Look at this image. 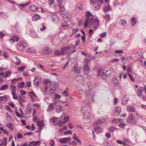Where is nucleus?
<instances>
[{
    "instance_id": "c03bdc74",
    "label": "nucleus",
    "mask_w": 146,
    "mask_h": 146,
    "mask_svg": "<svg viewBox=\"0 0 146 146\" xmlns=\"http://www.w3.org/2000/svg\"><path fill=\"white\" fill-rule=\"evenodd\" d=\"M25 84L24 82H21L18 84V87L19 88H23L24 87Z\"/></svg>"
},
{
    "instance_id": "4d7b16f0",
    "label": "nucleus",
    "mask_w": 146,
    "mask_h": 146,
    "mask_svg": "<svg viewBox=\"0 0 146 146\" xmlns=\"http://www.w3.org/2000/svg\"><path fill=\"white\" fill-rule=\"evenodd\" d=\"M126 124L123 123H121L118 125L119 127L121 128H124Z\"/></svg>"
},
{
    "instance_id": "72a5a7b5",
    "label": "nucleus",
    "mask_w": 146,
    "mask_h": 146,
    "mask_svg": "<svg viewBox=\"0 0 146 146\" xmlns=\"http://www.w3.org/2000/svg\"><path fill=\"white\" fill-rule=\"evenodd\" d=\"M54 54L55 56H58L63 54L61 50H54Z\"/></svg>"
},
{
    "instance_id": "c85d7f7f",
    "label": "nucleus",
    "mask_w": 146,
    "mask_h": 146,
    "mask_svg": "<svg viewBox=\"0 0 146 146\" xmlns=\"http://www.w3.org/2000/svg\"><path fill=\"white\" fill-rule=\"evenodd\" d=\"M119 25L124 27H125L126 26V21L124 19H122L119 21Z\"/></svg>"
},
{
    "instance_id": "5fc2aeb1",
    "label": "nucleus",
    "mask_w": 146,
    "mask_h": 146,
    "mask_svg": "<svg viewBox=\"0 0 146 146\" xmlns=\"http://www.w3.org/2000/svg\"><path fill=\"white\" fill-rule=\"evenodd\" d=\"M93 7H95V9L96 10H98L100 8V7L99 5L98 4H95L93 5Z\"/></svg>"
},
{
    "instance_id": "4c0bfd02",
    "label": "nucleus",
    "mask_w": 146,
    "mask_h": 146,
    "mask_svg": "<svg viewBox=\"0 0 146 146\" xmlns=\"http://www.w3.org/2000/svg\"><path fill=\"white\" fill-rule=\"evenodd\" d=\"M7 96H3L0 97V103H1V101L6 102L7 100Z\"/></svg>"
},
{
    "instance_id": "338daca9",
    "label": "nucleus",
    "mask_w": 146,
    "mask_h": 146,
    "mask_svg": "<svg viewBox=\"0 0 146 146\" xmlns=\"http://www.w3.org/2000/svg\"><path fill=\"white\" fill-rule=\"evenodd\" d=\"M78 31V29H72V34H76Z\"/></svg>"
},
{
    "instance_id": "de8ad7c7",
    "label": "nucleus",
    "mask_w": 146,
    "mask_h": 146,
    "mask_svg": "<svg viewBox=\"0 0 146 146\" xmlns=\"http://www.w3.org/2000/svg\"><path fill=\"white\" fill-rule=\"evenodd\" d=\"M32 109L31 107L28 106L27 108L26 113L28 114H30L31 112Z\"/></svg>"
},
{
    "instance_id": "b1692460",
    "label": "nucleus",
    "mask_w": 146,
    "mask_h": 146,
    "mask_svg": "<svg viewBox=\"0 0 146 146\" xmlns=\"http://www.w3.org/2000/svg\"><path fill=\"white\" fill-rule=\"evenodd\" d=\"M127 110L129 112H133L135 110V108L132 105L127 106Z\"/></svg>"
},
{
    "instance_id": "864d4df0",
    "label": "nucleus",
    "mask_w": 146,
    "mask_h": 146,
    "mask_svg": "<svg viewBox=\"0 0 146 146\" xmlns=\"http://www.w3.org/2000/svg\"><path fill=\"white\" fill-rule=\"evenodd\" d=\"M110 16L108 14H106L105 15L104 18L106 20H107L108 21H109L110 20Z\"/></svg>"
},
{
    "instance_id": "393cba45",
    "label": "nucleus",
    "mask_w": 146,
    "mask_h": 146,
    "mask_svg": "<svg viewBox=\"0 0 146 146\" xmlns=\"http://www.w3.org/2000/svg\"><path fill=\"white\" fill-rule=\"evenodd\" d=\"M121 109L119 106L115 107L114 108V111L116 113H117V115H118L121 112Z\"/></svg>"
},
{
    "instance_id": "6ab92c4d",
    "label": "nucleus",
    "mask_w": 146,
    "mask_h": 146,
    "mask_svg": "<svg viewBox=\"0 0 146 146\" xmlns=\"http://www.w3.org/2000/svg\"><path fill=\"white\" fill-rule=\"evenodd\" d=\"M3 139L0 140V146H6L7 139L6 137H3Z\"/></svg>"
},
{
    "instance_id": "a18cd8bd",
    "label": "nucleus",
    "mask_w": 146,
    "mask_h": 146,
    "mask_svg": "<svg viewBox=\"0 0 146 146\" xmlns=\"http://www.w3.org/2000/svg\"><path fill=\"white\" fill-rule=\"evenodd\" d=\"M128 100L125 98H124L122 100V104L124 105H126L128 102Z\"/></svg>"
},
{
    "instance_id": "0eeeda50",
    "label": "nucleus",
    "mask_w": 146,
    "mask_h": 146,
    "mask_svg": "<svg viewBox=\"0 0 146 146\" xmlns=\"http://www.w3.org/2000/svg\"><path fill=\"white\" fill-rule=\"evenodd\" d=\"M86 15L87 18L84 23V25L86 27L88 26V24L90 20V17H91L92 15L90 12L89 11L87 12Z\"/></svg>"
},
{
    "instance_id": "8fccbe9b",
    "label": "nucleus",
    "mask_w": 146,
    "mask_h": 146,
    "mask_svg": "<svg viewBox=\"0 0 146 146\" xmlns=\"http://www.w3.org/2000/svg\"><path fill=\"white\" fill-rule=\"evenodd\" d=\"M117 129L113 127H110L109 129V131L111 133L113 132V131H116Z\"/></svg>"
},
{
    "instance_id": "7ed1b4c3",
    "label": "nucleus",
    "mask_w": 146,
    "mask_h": 146,
    "mask_svg": "<svg viewBox=\"0 0 146 146\" xmlns=\"http://www.w3.org/2000/svg\"><path fill=\"white\" fill-rule=\"evenodd\" d=\"M44 84H45L46 86L44 88V92L46 93L48 90V88L50 86L54 84L52 83L51 81L49 79H46L44 80Z\"/></svg>"
},
{
    "instance_id": "13d9d810",
    "label": "nucleus",
    "mask_w": 146,
    "mask_h": 146,
    "mask_svg": "<svg viewBox=\"0 0 146 146\" xmlns=\"http://www.w3.org/2000/svg\"><path fill=\"white\" fill-rule=\"evenodd\" d=\"M104 72L102 70H99L97 72V76H100V75H102V74L103 72Z\"/></svg>"
},
{
    "instance_id": "f257e3e1",
    "label": "nucleus",
    "mask_w": 146,
    "mask_h": 146,
    "mask_svg": "<svg viewBox=\"0 0 146 146\" xmlns=\"http://www.w3.org/2000/svg\"><path fill=\"white\" fill-rule=\"evenodd\" d=\"M89 24L90 25L93 26L94 29L96 30L99 25V20L97 19L92 20L91 18L90 19Z\"/></svg>"
},
{
    "instance_id": "4468645a",
    "label": "nucleus",
    "mask_w": 146,
    "mask_h": 146,
    "mask_svg": "<svg viewBox=\"0 0 146 146\" xmlns=\"http://www.w3.org/2000/svg\"><path fill=\"white\" fill-rule=\"evenodd\" d=\"M85 95L86 97H89L90 98H92V101H93V97L95 95L94 93H93L92 95V93L88 91H87L85 92Z\"/></svg>"
},
{
    "instance_id": "052dcab7",
    "label": "nucleus",
    "mask_w": 146,
    "mask_h": 146,
    "mask_svg": "<svg viewBox=\"0 0 146 146\" xmlns=\"http://www.w3.org/2000/svg\"><path fill=\"white\" fill-rule=\"evenodd\" d=\"M15 57L16 59L18 60V61L15 63V64L17 65H19L21 64V61L17 56H16Z\"/></svg>"
},
{
    "instance_id": "c9c22d12",
    "label": "nucleus",
    "mask_w": 146,
    "mask_h": 146,
    "mask_svg": "<svg viewBox=\"0 0 146 146\" xmlns=\"http://www.w3.org/2000/svg\"><path fill=\"white\" fill-rule=\"evenodd\" d=\"M69 117L68 115H66L64 116V121L62 122V123L65 124L68 121Z\"/></svg>"
},
{
    "instance_id": "423d86ee",
    "label": "nucleus",
    "mask_w": 146,
    "mask_h": 146,
    "mask_svg": "<svg viewBox=\"0 0 146 146\" xmlns=\"http://www.w3.org/2000/svg\"><path fill=\"white\" fill-rule=\"evenodd\" d=\"M127 122L129 123L135 124L136 122V120L134 116L130 114L127 118Z\"/></svg>"
},
{
    "instance_id": "dca6fc26",
    "label": "nucleus",
    "mask_w": 146,
    "mask_h": 146,
    "mask_svg": "<svg viewBox=\"0 0 146 146\" xmlns=\"http://www.w3.org/2000/svg\"><path fill=\"white\" fill-rule=\"evenodd\" d=\"M71 48L70 46H67L64 47H62L61 48V50L63 54H64L65 52L67 53L69 51Z\"/></svg>"
},
{
    "instance_id": "412c9836",
    "label": "nucleus",
    "mask_w": 146,
    "mask_h": 146,
    "mask_svg": "<svg viewBox=\"0 0 146 146\" xmlns=\"http://www.w3.org/2000/svg\"><path fill=\"white\" fill-rule=\"evenodd\" d=\"M109 72V70H107L105 72H104L102 74L101 78L103 80L107 79L108 77V76L109 75V74H107V73Z\"/></svg>"
},
{
    "instance_id": "e433bc0d",
    "label": "nucleus",
    "mask_w": 146,
    "mask_h": 146,
    "mask_svg": "<svg viewBox=\"0 0 146 146\" xmlns=\"http://www.w3.org/2000/svg\"><path fill=\"white\" fill-rule=\"evenodd\" d=\"M94 130L97 133H101L103 132L102 129L100 127H97L96 128L94 129Z\"/></svg>"
},
{
    "instance_id": "f3484780",
    "label": "nucleus",
    "mask_w": 146,
    "mask_h": 146,
    "mask_svg": "<svg viewBox=\"0 0 146 146\" xmlns=\"http://www.w3.org/2000/svg\"><path fill=\"white\" fill-rule=\"evenodd\" d=\"M52 52V50L47 47H45L42 48V52L44 53L50 54Z\"/></svg>"
},
{
    "instance_id": "603ef678",
    "label": "nucleus",
    "mask_w": 146,
    "mask_h": 146,
    "mask_svg": "<svg viewBox=\"0 0 146 146\" xmlns=\"http://www.w3.org/2000/svg\"><path fill=\"white\" fill-rule=\"evenodd\" d=\"M11 94L13 96V98L15 100H17V99L18 96L16 94V92L12 93Z\"/></svg>"
},
{
    "instance_id": "5701e85b",
    "label": "nucleus",
    "mask_w": 146,
    "mask_h": 146,
    "mask_svg": "<svg viewBox=\"0 0 146 146\" xmlns=\"http://www.w3.org/2000/svg\"><path fill=\"white\" fill-rule=\"evenodd\" d=\"M112 82L115 86H117L119 84V80L116 77H113L112 78Z\"/></svg>"
},
{
    "instance_id": "ddd939ff",
    "label": "nucleus",
    "mask_w": 146,
    "mask_h": 146,
    "mask_svg": "<svg viewBox=\"0 0 146 146\" xmlns=\"http://www.w3.org/2000/svg\"><path fill=\"white\" fill-rule=\"evenodd\" d=\"M71 140V139L70 137L64 138L60 139L59 142L60 143H66L68 141H70Z\"/></svg>"
},
{
    "instance_id": "2eb2a0df",
    "label": "nucleus",
    "mask_w": 146,
    "mask_h": 146,
    "mask_svg": "<svg viewBox=\"0 0 146 146\" xmlns=\"http://www.w3.org/2000/svg\"><path fill=\"white\" fill-rule=\"evenodd\" d=\"M54 84H53L50 86L48 88L49 92L50 94H52L54 93L56 89V87L54 86Z\"/></svg>"
},
{
    "instance_id": "ea45409f",
    "label": "nucleus",
    "mask_w": 146,
    "mask_h": 146,
    "mask_svg": "<svg viewBox=\"0 0 146 146\" xmlns=\"http://www.w3.org/2000/svg\"><path fill=\"white\" fill-rule=\"evenodd\" d=\"M58 119V118L55 117H54L51 118L50 120V121L52 122L54 125H56V123Z\"/></svg>"
},
{
    "instance_id": "6e6d98bb",
    "label": "nucleus",
    "mask_w": 146,
    "mask_h": 146,
    "mask_svg": "<svg viewBox=\"0 0 146 146\" xmlns=\"http://www.w3.org/2000/svg\"><path fill=\"white\" fill-rule=\"evenodd\" d=\"M22 80V78H15L13 79L12 80V82H16L18 81L19 80Z\"/></svg>"
},
{
    "instance_id": "79ce46f5",
    "label": "nucleus",
    "mask_w": 146,
    "mask_h": 146,
    "mask_svg": "<svg viewBox=\"0 0 146 146\" xmlns=\"http://www.w3.org/2000/svg\"><path fill=\"white\" fill-rule=\"evenodd\" d=\"M37 123L38 127L40 129H42L43 128V126H44L43 124L42 123L41 121H38Z\"/></svg>"
},
{
    "instance_id": "774afa93",
    "label": "nucleus",
    "mask_w": 146,
    "mask_h": 146,
    "mask_svg": "<svg viewBox=\"0 0 146 146\" xmlns=\"http://www.w3.org/2000/svg\"><path fill=\"white\" fill-rule=\"evenodd\" d=\"M2 54H3L5 58H8L9 57V54L6 52H2Z\"/></svg>"
},
{
    "instance_id": "7c9ffc66",
    "label": "nucleus",
    "mask_w": 146,
    "mask_h": 146,
    "mask_svg": "<svg viewBox=\"0 0 146 146\" xmlns=\"http://www.w3.org/2000/svg\"><path fill=\"white\" fill-rule=\"evenodd\" d=\"M63 107L62 106H58L56 107V112L59 113L62 111Z\"/></svg>"
},
{
    "instance_id": "a211bd4d",
    "label": "nucleus",
    "mask_w": 146,
    "mask_h": 146,
    "mask_svg": "<svg viewBox=\"0 0 146 146\" xmlns=\"http://www.w3.org/2000/svg\"><path fill=\"white\" fill-rule=\"evenodd\" d=\"M41 78L39 77H36L34 80V84L35 85L37 86H38L41 82Z\"/></svg>"
},
{
    "instance_id": "bf43d9fd",
    "label": "nucleus",
    "mask_w": 146,
    "mask_h": 146,
    "mask_svg": "<svg viewBox=\"0 0 146 146\" xmlns=\"http://www.w3.org/2000/svg\"><path fill=\"white\" fill-rule=\"evenodd\" d=\"M120 121V120L119 119H114L112 121V123H117Z\"/></svg>"
},
{
    "instance_id": "49530a36",
    "label": "nucleus",
    "mask_w": 146,
    "mask_h": 146,
    "mask_svg": "<svg viewBox=\"0 0 146 146\" xmlns=\"http://www.w3.org/2000/svg\"><path fill=\"white\" fill-rule=\"evenodd\" d=\"M6 126L7 127L9 128L11 130H13L14 128L13 126V124H12L10 123H7L6 124Z\"/></svg>"
},
{
    "instance_id": "f03ea898",
    "label": "nucleus",
    "mask_w": 146,
    "mask_h": 146,
    "mask_svg": "<svg viewBox=\"0 0 146 146\" xmlns=\"http://www.w3.org/2000/svg\"><path fill=\"white\" fill-rule=\"evenodd\" d=\"M85 109H82L81 110V112L82 113L84 114L83 118L84 119L86 120H88L90 119L91 114L88 111H85Z\"/></svg>"
},
{
    "instance_id": "aec40b11",
    "label": "nucleus",
    "mask_w": 146,
    "mask_h": 146,
    "mask_svg": "<svg viewBox=\"0 0 146 146\" xmlns=\"http://www.w3.org/2000/svg\"><path fill=\"white\" fill-rule=\"evenodd\" d=\"M18 40L19 38L18 36L16 35H15L10 38L9 39V40L11 43L13 44L15 42V40L16 41H18Z\"/></svg>"
},
{
    "instance_id": "473e14b6",
    "label": "nucleus",
    "mask_w": 146,
    "mask_h": 146,
    "mask_svg": "<svg viewBox=\"0 0 146 146\" xmlns=\"http://www.w3.org/2000/svg\"><path fill=\"white\" fill-rule=\"evenodd\" d=\"M40 17L38 15H35L32 18V20L33 21H36L40 19Z\"/></svg>"
},
{
    "instance_id": "3c124183",
    "label": "nucleus",
    "mask_w": 146,
    "mask_h": 146,
    "mask_svg": "<svg viewBox=\"0 0 146 146\" xmlns=\"http://www.w3.org/2000/svg\"><path fill=\"white\" fill-rule=\"evenodd\" d=\"M77 9L78 10H81L83 9V6L81 5H77L76 6Z\"/></svg>"
},
{
    "instance_id": "f704fd0d",
    "label": "nucleus",
    "mask_w": 146,
    "mask_h": 146,
    "mask_svg": "<svg viewBox=\"0 0 146 146\" xmlns=\"http://www.w3.org/2000/svg\"><path fill=\"white\" fill-rule=\"evenodd\" d=\"M29 9L31 11H34L38 9V7L34 5H33L29 7Z\"/></svg>"
},
{
    "instance_id": "6e6552de",
    "label": "nucleus",
    "mask_w": 146,
    "mask_h": 146,
    "mask_svg": "<svg viewBox=\"0 0 146 146\" xmlns=\"http://www.w3.org/2000/svg\"><path fill=\"white\" fill-rule=\"evenodd\" d=\"M143 91H145V94H146V86H144L143 88L141 86L139 87V88L138 89V92L137 93V96L138 97L140 96H141L142 93Z\"/></svg>"
},
{
    "instance_id": "39448f33",
    "label": "nucleus",
    "mask_w": 146,
    "mask_h": 146,
    "mask_svg": "<svg viewBox=\"0 0 146 146\" xmlns=\"http://www.w3.org/2000/svg\"><path fill=\"white\" fill-rule=\"evenodd\" d=\"M75 79L79 83L83 84L85 82L84 78L80 75H77L76 76Z\"/></svg>"
},
{
    "instance_id": "e2e57ef3",
    "label": "nucleus",
    "mask_w": 146,
    "mask_h": 146,
    "mask_svg": "<svg viewBox=\"0 0 146 146\" xmlns=\"http://www.w3.org/2000/svg\"><path fill=\"white\" fill-rule=\"evenodd\" d=\"M72 137L73 139L75 140H76L77 139H78V136H77V134L75 133H74L73 134Z\"/></svg>"
},
{
    "instance_id": "bb28decb",
    "label": "nucleus",
    "mask_w": 146,
    "mask_h": 146,
    "mask_svg": "<svg viewBox=\"0 0 146 146\" xmlns=\"http://www.w3.org/2000/svg\"><path fill=\"white\" fill-rule=\"evenodd\" d=\"M26 52H27L34 53L36 52L35 49L33 47L29 48L26 50Z\"/></svg>"
},
{
    "instance_id": "cd10ccee",
    "label": "nucleus",
    "mask_w": 146,
    "mask_h": 146,
    "mask_svg": "<svg viewBox=\"0 0 146 146\" xmlns=\"http://www.w3.org/2000/svg\"><path fill=\"white\" fill-rule=\"evenodd\" d=\"M111 9V8L110 6L109 5H108L105 6L104 9V11L106 12V11H108Z\"/></svg>"
},
{
    "instance_id": "f8f14e48",
    "label": "nucleus",
    "mask_w": 146,
    "mask_h": 146,
    "mask_svg": "<svg viewBox=\"0 0 146 146\" xmlns=\"http://www.w3.org/2000/svg\"><path fill=\"white\" fill-rule=\"evenodd\" d=\"M56 104V102H54L53 103L50 104L49 105L47 110V111L48 112L52 110H53L55 108V107Z\"/></svg>"
},
{
    "instance_id": "58836bf2",
    "label": "nucleus",
    "mask_w": 146,
    "mask_h": 146,
    "mask_svg": "<svg viewBox=\"0 0 146 146\" xmlns=\"http://www.w3.org/2000/svg\"><path fill=\"white\" fill-rule=\"evenodd\" d=\"M10 90L11 91V93L16 92V87L15 86L11 85L10 86Z\"/></svg>"
},
{
    "instance_id": "0e129e2a",
    "label": "nucleus",
    "mask_w": 146,
    "mask_h": 146,
    "mask_svg": "<svg viewBox=\"0 0 146 146\" xmlns=\"http://www.w3.org/2000/svg\"><path fill=\"white\" fill-rule=\"evenodd\" d=\"M17 137L18 138L20 139L23 137V136L21 133H17Z\"/></svg>"
},
{
    "instance_id": "37998d69",
    "label": "nucleus",
    "mask_w": 146,
    "mask_h": 146,
    "mask_svg": "<svg viewBox=\"0 0 146 146\" xmlns=\"http://www.w3.org/2000/svg\"><path fill=\"white\" fill-rule=\"evenodd\" d=\"M77 64H75L74 67V72H76L77 73H79L80 72V70L78 69L77 68Z\"/></svg>"
},
{
    "instance_id": "c756f323",
    "label": "nucleus",
    "mask_w": 146,
    "mask_h": 146,
    "mask_svg": "<svg viewBox=\"0 0 146 146\" xmlns=\"http://www.w3.org/2000/svg\"><path fill=\"white\" fill-rule=\"evenodd\" d=\"M68 89L67 88L62 93V95L65 97H66L69 96V94L68 93Z\"/></svg>"
},
{
    "instance_id": "2f4dec72",
    "label": "nucleus",
    "mask_w": 146,
    "mask_h": 146,
    "mask_svg": "<svg viewBox=\"0 0 146 146\" xmlns=\"http://www.w3.org/2000/svg\"><path fill=\"white\" fill-rule=\"evenodd\" d=\"M8 88V86L7 84L3 85L1 86L0 88V91H3L7 90Z\"/></svg>"
},
{
    "instance_id": "69168bd1",
    "label": "nucleus",
    "mask_w": 146,
    "mask_h": 146,
    "mask_svg": "<svg viewBox=\"0 0 146 146\" xmlns=\"http://www.w3.org/2000/svg\"><path fill=\"white\" fill-rule=\"evenodd\" d=\"M128 76L129 77L131 80L132 81L134 82V78L132 76L130 73L128 74Z\"/></svg>"
},
{
    "instance_id": "1a4fd4ad",
    "label": "nucleus",
    "mask_w": 146,
    "mask_h": 146,
    "mask_svg": "<svg viewBox=\"0 0 146 146\" xmlns=\"http://www.w3.org/2000/svg\"><path fill=\"white\" fill-rule=\"evenodd\" d=\"M84 70L86 71H89L90 70V69L88 67V63L90 60L88 58H84Z\"/></svg>"
},
{
    "instance_id": "a19ab883",
    "label": "nucleus",
    "mask_w": 146,
    "mask_h": 146,
    "mask_svg": "<svg viewBox=\"0 0 146 146\" xmlns=\"http://www.w3.org/2000/svg\"><path fill=\"white\" fill-rule=\"evenodd\" d=\"M0 15L3 18H5L8 17V15L7 13L5 12H0Z\"/></svg>"
},
{
    "instance_id": "a878e982",
    "label": "nucleus",
    "mask_w": 146,
    "mask_h": 146,
    "mask_svg": "<svg viewBox=\"0 0 146 146\" xmlns=\"http://www.w3.org/2000/svg\"><path fill=\"white\" fill-rule=\"evenodd\" d=\"M30 145L31 146H37L40 144V141H32L29 143Z\"/></svg>"
},
{
    "instance_id": "680f3d73",
    "label": "nucleus",
    "mask_w": 146,
    "mask_h": 146,
    "mask_svg": "<svg viewBox=\"0 0 146 146\" xmlns=\"http://www.w3.org/2000/svg\"><path fill=\"white\" fill-rule=\"evenodd\" d=\"M72 132L70 130H68L66 131H65L64 132V134L65 135L68 134H70V135H71L72 134Z\"/></svg>"
},
{
    "instance_id": "20e7f679",
    "label": "nucleus",
    "mask_w": 146,
    "mask_h": 146,
    "mask_svg": "<svg viewBox=\"0 0 146 146\" xmlns=\"http://www.w3.org/2000/svg\"><path fill=\"white\" fill-rule=\"evenodd\" d=\"M27 44L24 41H21L18 44L17 48L20 51L25 48L27 46Z\"/></svg>"
},
{
    "instance_id": "09e8293b",
    "label": "nucleus",
    "mask_w": 146,
    "mask_h": 146,
    "mask_svg": "<svg viewBox=\"0 0 146 146\" xmlns=\"http://www.w3.org/2000/svg\"><path fill=\"white\" fill-rule=\"evenodd\" d=\"M136 23V19L135 18H132L131 20V23L132 26L135 25Z\"/></svg>"
},
{
    "instance_id": "9d476101",
    "label": "nucleus",
    "mask_w": 146,
    "mask_h": 146,
    "mask_svg": "<svg viewBox=\"0 0 146 146\" xmlns=\"http://www.w3.org/2000/svg\"><path fill=\"white\" fill-rule=\"evenodd\" d=\"M71 16L69 13H66L63 17L64 21L65 23H67L70 21Z\"/></svg>"
},
{
    "instance_id": "4be33fe9",
    "label": "nucleus",
    "mask_w": 146,
    "mask_h": 146,
    "mask_svg": "<svg viewBox=\"0 0 146 146\" xmlns=\"http://www.w3.org/2000/svg\"><path fill=\"white\" fill-rule=\"evenodd\" d=\"M105 121V119L104 118L98 119L94 123V125H99L103 123Z\"/></svg>"
},
{
    "instance_id": "9b49d317",
    "label": "nucleus",
    "mask_w": 146,
    "mask_h": 146,
    "mask_svg": "<svg viewBox=\"0 0 146 146\" xmlns=\"http://www.w3.org/2000/svg\"><path fill=\"white\" fill-rule=\"evenodd\" d=\"M29 95L32 101L33 102L35 101V99H36L37 97L35 93L33 91L29 92Z\"/></svg>"
}]
</instances>
